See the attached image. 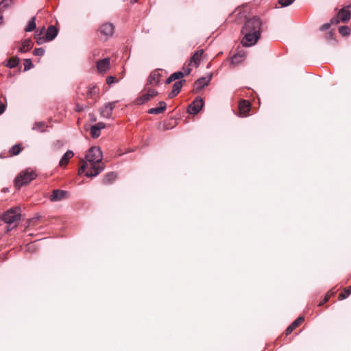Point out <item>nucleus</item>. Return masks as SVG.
Listing matches in <instances>:
<instances>
[{
  "mask_svg": "<svg viewBox=\"0 0 351 351\" xmlns=\"http://www.w3.org/2000/svg\"><path fill=\"white\" fill-rule=\"evenodd\" d=\"M45 53V50L43 48H36L34 50L33 54L37 56H42Z\"/></svg>",
  "mask_w": 351,
  "mask_h": 351,
  "instance_id": "nucleus-35",
  "label": "nucleus"
},
{
  "mask_svg": "<svg viewBox=\"0 0 351 351\" xmlns=\"http://www.w3.org/2000/svg\"><path fill=\"white\" fill-rule=\"evenodd\" d=\"M35 38L36 40V43L38 45H42L43 43H45L46 41H49L47 40V37H42L40 34H36Z\"/></svg>",
  "mask_w": 351,
  "mask_h": 351,
  "instance_id": "nucleus-32",
  "label": "nucleus"
},
{
  "mask_svg": "<svg viewBox=\"0 0 351 351\" xmlns=\"http://www.w3.org/2000/svg\"><path fill=\"white\" fill-rule=\"evenodd\" d=\"M32 41L29 39H26L22 43V45L19 47V51L21 53L27 52L32 49Z\"/></svg>",
  "mask_w": 351,
  "mask_h": 351,
  "instance_id": "nucleus-21",
  "label": "nucleus"
},
{
  "mask_svg": "<svg viewBox=\"0 0 351 351\" xmlns=\"http://www.w3.org/2000/svg\"><path fill=\"white\" fill-rule=\"evenodd\" d=\"M77 111H81V110H82V107L77 106Z\"/></svg>",
  "mask_w": 351,
  "mask_h": 351,
  "instance_id": "nucleus-43",
  "label": "nucleus"
},
{
  "mask_svg": "<svg viewBox=\"0 0 351 351\" xmlns=\"http://www.w3.org/2000/svg\"><path fill=\"white\" fill-rule=\"evenodd\" d=\"M250 111V103L247 101H243L239 104V112L243 117L247 116Z\"/></svg>",
  "mask_w": 351,
  "mask_h": 351,
  "instance_id": "nucleus-18",
  "label": "nucleus"
},
{
  "mask_svg": "<svg viewBox=\"0 0 351 351\" xmlns=\"http://www.w3.org/2000/svg\"><path fill=\"white\" fill-rule=\"evenodd\" d=\"M103 154L99 147H91L85 156V160L78 170L79 175L82 174L85 171V176L88 178L95 177L99 175L104 169L102 162Z\"/></svg>",
  "mask_w": 351,
  "mask_h": 351,
  "instance_id": "nucleus-1",
  "label": "nucleus"
},
{
  "mask_svg": "<svg viewBox=\"0 0 351 351\" xmlns=\"http://www.w3.org/2000/svg\"><path fill=\"white\" fill-rule=\"evenodd\" d=\"M24 65H25V71L31 69L33 66V64L29 59L25 60V62Z\"/></svg>",
  "mask_w": 351,
  "mask_h": 351,
  "instance_id": "nucleus-36",
  "label": "nucleus"
},
{
  "mask_svg": "<svg viewBox=\"0 0 351 351\" xmlns=\"http://www.w3.org/2000/svg\"><path fill=\"white\" fill-rule=\"evenodd\" d=\"M90 134L92 137L95 138L99 136L101 131L94 125L90 128Z\"/></svg>",
  "mask_w": 351,
  "mask_h": 351,
  "instance_id": "nucleus-27",
  "label": "nucleus"
},
{
  "mask_svg": "<svg viewBox=\"0 0 351 351\" xmlns=\"http://www.w3.org/2000/svg\"><path fill=\"white\" fill-rule=\"evenodd\" d=\"M117 178V174L114 172L107 173L103 178V183L106 184H111Z\"/></svg>",
  "mask_w": 351,
  "mask_h": 351,
  "instance_id": "nucleus-25",
  "label": "nucleus"
},
{
  "mask_svg": "<svg viewBox=\"0 0 351 351\" xmlns=\"http://www.w3.org/2000/svg\"><path fill=\"white\" fill-rule=\"evenodd\" d=\"M330 26V23H325L320 27V29L324 31L328 29Z\"/></svg>",
  "mask_w": 351,
  "mask_h": 351,
  "instance_id": "nucleus-39",
  "label": "nucleus"
},
{
  "mask_svg": "<svg viewBox=\"0 0 351 351\" xmlns=\"http://www.w3.org/2000/svg\"><path fill=\"white\" fill-rule=\"evenodd\" d=\"M5 110V106L3 102L0 100V114Z\"/></svg>",
  "mask_w": 351,
  "mask_h": 351,
  "instance_id": "nucleus-40",
  "label": "nucleus"
},
{
  "mask_svg": "<svg viewBox=\"0 0 351 351\" xmlns=\"http://www.w3.org/2000/svg\"><path fill=\"white\" fill-rule=\"evenodd\" d=\"M212 78V75H209L206 77H201L198 79L194 84L195 89L197 91H199L202 90L204 86H207L209 82H210Z\"/></svg>",
  "mask_w": 351,
  "mask_h": 351,
  "instance_id": "nucleus-9",
  "label": "nucleus"
},
{
  "mask_svg": "<svg viewBox=\"0 0 351 351\" xmlns=\"http://www.w3.org/2000/svg\"><path fill=\"white\" fill-rule=\"evenodd\" d=\"M158 107L153 108L149 110V114H157L162 112L166 109V103L165 101H160L158 104Z\"/></svg>",
  "mask_w": 351,
  "mask_h": 351,
  "instance_id": "nucleus-17",
  "label": "nucleus"
},
{
  "mask_svg": "<svg viewBox=\"0 0 351 351\" xmlns=\"http://www.w3.org/2000/svg\"><path fill=\"white\" fill-rule=\"evenodd\" d=\"M114 77L113 76H108L107 78H106V83L108 84H113L114 82Z\"/></svg>",
  "mask_w": 351,
  "mask_h": 351,
  "instance_id": "nucleus-37",
  "label": "nucleus"
},
{
  "mask_svg": "<svg viewBox=\"0 0 351 351\" xmlns=\"http://www.w3.org/2000/svg\"><path fill=\"white\" fill-rule=\"evenodd\" d=\"M21 149L19 145H15L12 146L10 150L11 154L13 156H16V155L19 154L21 152Z\"/></svg>",
  "mask_w": 351,
  "mask_h": 351,
  "instance_id": "nucleus-31",
  "label": "nucleus"
},
{
  "mask_svg": "<svg viewBox=\"0 0 351 351\" xmlns=\"http://www.w3.org/2000/svg\"><path fill=\"white\" fill-rule=\"evenodd\" d=\"M295 0H279L278 3L282 7H287L290 5Z\"/></svg>",
  "mask_w": 351,
  "mask_h": 351,
  "instance_id": "nucleus-34",
  "label": "nucleus"
},
{
  "mask_svg": "<svg viewBox=\"0 0 351 351\" xmlns=\"http://www.w3.org/2000/svg\"><path fill=\"white\" fill-rule=\"evenodd\" d=\"M1 21H2V16H1V14H0V24L1 23Z\"/></svg>",
  "mask_w": 351,
  "mask_h": 351,
  "instance_id": "nucleus-45",
  "label": "nucleus"
},
{
  "mask_svg": "<svg viewBox=\"0 0 351 351\" xmlns=\"http://www.w3.org/2000/svg\"><path fill=\"white\" fill-rule=\"evenodd\" d=\"M36 17L34 16L28 22L27 25L25 28V31L27 32H32L36 28Z\"/></svg>",
  "mask_w": 351,
  "mask_h": 351,
  "instance_id": "nucleus-26",
  "label": "nucleus"
},
{
  "mask_svg": "<svg viewBox=\"0 0 351 351\" xmlns=\"http://www.w3.org/2000/svg\"><path fill=\"white\" fill-rule=\"evenodd\" d=\"M244 37L242 39V44L245 47H250L256 43L260 36L258 34L249 31H243Z\"/></svg>",
  "mask_w": 351,
  "mask_h": 351,
  "instance_id": "nucleus-5",
  "label": "nucleus"
},
{
  "mask_svg": "<svg viewBox=\"0 0 351 351\" xmlns=\"http://www.w3.org/2000/svg\"><path fill=\"white\" fill-rule=\"evenodd\" d=\"M73 156H74L73 152L72 151H71V150H68L63 155L62 158L60 159V162H59L60 166H64V165H66L69 162V160L71 158H73Z\"/></svg>",
  "mask_w": 351,
  "mask_h": 351,
  "instance_id": "nucleus-22",
  "label": "nucleus"
},
{
  "mask_svg": "<svg viewBox=\"0 0 351 351\" xmlns=\"http://www.w3.org/2000/svg\"><path fill=\"white\" fill-rule=\"evenodd\" d=\"M44 126H45L44 123L40 122V123H36L32 128H33V130H37L39 132H44L45 131Z\"/></svg>",
  "mask_w": 351,
  "mask_h": 351,
  "instance_id": "nucleus-33",
  "label": "nucleus"
},
{
  "mask_svg": "<svg viewBox=\"0 0 351 351\" xmlns=\"http://www.w3.org/2000/svg\"><path fill=\"white\" fill-rule=\"evenodd\" d=\"M204 101L202 98L197 97L188 108V112L192 114H197L202 108Z\"/></svg>",
  "mask_w": 351,
  "mask_h": 351,
  "instance_id": "nucleus-6",
  "label": "nucleus"
},
{
  "mask_svg": "<svg viewBox=\"0 0 351 351\" xmlns=\"http://www.w3.org/2000/svg\"><path fill=\"white\" fill-rule=\"evenodd\" d=\"M96 127L98 128V129L101 131V129H104L106 127V125L104 123H98L95 125Z\"/></svg>",
  "mask_w": 351,
  "mask_h": 351,
  "instance_id": "nucleus-38",
  "label": "nucleus"
},
{
  "mask_svg": "<svg viewBox=\"0 0 351 351\" xmlns=\"http://www.w3.org/2000/svg\"><path fill=\"white\" fill-rule=\"evenodd\" d=\"M136 1H137V0H131V2H132V3H135V2H136Z\"/></svg>",
  "mask_w": 351,
  "mask_h": 351,
  "instance_id": "nucleus-46",
  "label": "nucleus"
},
{
  "mask_svg": "<svg viewBox=\"0 0 351 351\" xmlns=\"http://www.w3.org/2000/svg\"><path fill=\"white\" fill-rule=\"evenodd\" d=\"M351 17V7L346 6L341 8L337 14V18H333L330 20V23L335 24L339 21L346 22Z\"/></svg>",
  "mask_w": 351,
  "mask_h": 351,
  "instance_id": "nucleus-4",
  "label": "nucleus"
},
{
  "mask_svg": "<svg viewBox=\"0 0 351 351\" xmlns=\"http://www.w3.org/2000/svg\"><path fill=\"white\" fill-rule=\"evenodd\" d=\"M339 32L342 36H348L350 33V29L347 26H341L339 28Z\"/></svg>",
  "mask_w": 351,
  "mask_h": 351,
  "instance_id": "nucleus-29",
  "label": "nucleus"
},
{
  "mask_svg": "<svg viewBox=\"0 0 351 351\" xmlns=\"http://www.w3.org/2000/svg\"><path fill=\"white\" fill-rule=\"evenodd\" d=\"M19 60L18 58H12L8 62L7 66L9 68H14L19 64Z\"/></svg>",
  "mask_w": 351,
  "mask_h": 351,
  "instance_id": "nucleus-30",
  "label": "nucleus"
},
{
  "mask_svg": "<svg viewBox=\"0 0 351 351\" xmlns=\"http://www.w3.org/2000/svg\"><path fill=\"white\" fill-rule=\"evenodd\" d=\"M33 246H34V244H33V243H31V244H29V245L28 247H29V248H30V247H33Z\"/></svg>",
  "mask_w": 351,
  "mask_h": 351,
  "instance_id": "nucleus-44",
  "label": "nucleus"
},
{
  "mask_svg": "<svg viewBox=\"0 0 351 351\" xmlns=\"http://www.w3.org/2000/svg\"><path fill=\"white\" fill-rule=\"evenodd\" d=\"M57 34H58L57 29L54 26L51 25L48 27L45 36L47 37V40L50 41V40H52L53 39H54L56 38V36H57Z\"/></svg>",
  "mask_w": 351,
  "mask_h": 351,
  "instance_id": "nucleus-20",
  "label": "nucleus"
},
{
  "mask_svg": "<svg viewBox=\"0 0 351 351\" xmlns=\"http://www.w3.org/2000/svg\"><path fill=\"white\" fill-rule=\"evenodd\" d=\"M110 66V60L109 58H104L97 62V70L99 73H106L109 70Z\"/></svg>",
  "mask_w": 351,
  "mask_h": 351,
  "instance_id": "nucleus-8",
  "label": "nucleus"
},
{
  "mask_svg": "<svg viewBox=\"0 0 351 351\" xmlns=\"http://www.w3.org/2000/svg\"><path fill=\"white\" fill-rule=\"evenodd\" d=\"M157 95L158 92L156 90L149 89L146 93L143 94L141 97L136 99V104L138 105H142Z\"/></svg>",
  "mask_w": 351,
  "mask_h": 351,
  "instance_id": "nucleus-7",
  "label": "nucleus"
},
{
  "mask_svg": "<svg viewBox=\"0 0 351 351\" xmlns=\"http://www.w3.org/2000/svg\"><path fill=\"white\" fill-rule=\"evenodd\" d=\"M329 298H330V295L328 293L324 298V300L323 302H322L319 305L321 306L322 305L324 302H326L328 300H329Z\"/></svg>",
  "mask_w": 351,
  "mask_h": 351,
  "instance_id": "nucleus-41",
  "label": "nucleus"
},
{
  "mask_svg": "<svg viewBox=\"0 0 351 351\" xmlns=\"http://www.w3.org/2000/svg\"><path fill=\"white\" fill-rule=\"evenodd\" d=\"M304 321L303 317L300 316L298 317L286 330V335H288L302 322Z\"/></svg>",
  "mask_w": 351,
  "mask_h": 351,
  "instance_id": "nucleus-19",
  "label": "nucleus"
},
{
  "mask_svg": "<svg viewBox=\"0 0 351 351\" xmlns=\"http://www.w3.org/2000/svg\"><path fill=\"white\" fill-rule=\"evenodd\" d=\"M245 59V54L243 52H239L234 55L231 59V63L233 64H237L243 62Z\"/></svg>",
  "mask_w": 351,
  "mask_h": 351,
  "instance_id": "nucleus-24",
  "label": "nucleus"
},
{
  "mask_svg": "<svg viewBox=\"0 0 351 351\" xmlns=\"http://www.w3.org/2000/svg\"><path fill=\"white\" fill-rule=\"evenodd\" d=\"M203 52L202 49L197 51L190 58L189 65L197 67L199 64Z\"/></svg>",
  "mask_w": 351,
  "mask_h": 351,
  "instance_id": "nucleus-14",
  "label": "nucleus"
},
{
  "mask_svg": "<svg viewBox=\"0 0 351 351\" xmlns=\"http://www.w3.org/2000/svg\"><path fill=\"white\" fill-rule=\"evenodd\" d=\"M351 293V286H350L348 289H345L343 292L341 293L339 295V300L346 299L349 296Z\"/></svg>",
  "mask_w": 351,
  "mask_h": 351,
  "instance_id": "nucleus-28",
  "label": "nucleus"
},
{
  "mask_svg": "<svg viewBox=\"0 0 351 351\" xmlns=\"http://www.w3.org/2000/svg\"><path fill=\"white\" fill-rule=\"evenodd\" d=\"M10 230V228H9L8 226H5L3 227L1 231H3V232H8Z\"/></svg>",
  "mask_w": 351,
  "mask_h": 351,
  "instance_id": "nucleus-42",
  "label": "nucleus"
},
{
  "mask_svg": "<svg viewBox=\"0 0 351 351\" xmlns=\"http://www.w3.org/2000/svg\"><path fill=\"white\" fill-rule=\"evenodd\" d=\"M161 74L160 71H154L152 72L147 79L149 84L155 86L160 81Z\"/></svg>",
  "mask_w": 351,
  "mask_h": 351,
  "instance_id": "nucleus-11",
  "label": "nucleus"
},
{
  "mask_svg": "<svg viewBox=\"0 0 351 351\" xmlns=\"http://www.w3.org/2000/svg\"><path fill=\"white\" fill-rule=\"evenodd\" d=\"M67 197V193L65 191L54 190L50 197L52 202L61 201Z\"/></svg>",
  "mask_w": 351,
  "mask_h": 351,
  "instance_id": "nucleus-12",
  "label": "nucleus"
},
{
  "mask_svg": "<svg viewBox=\"0 0 351 351\" xmlns=\"http://www.w3.org/2000/svg\"><path fill=\"white\" fill-rule=\"evenodd\" d=\"M115 106V103L107 104L101 110V114L104 117L108 118L112 114V111Z\"/></svg>",
  "mask_w": 351,
  "mask_h": 351,
  "instance_id": "nucleus-15",
  "label": "nucleus"
},
{
  "mask_svg": "<svg viewBox=\"0 0 351 351\" xmlns=\"http://www.w3.org/2000/svg\"><path fill=\"white\" fill-rule=\"evenodd\" d=\"M99 92V87L97 86L96 85L91 84L88 87L86 96L88 97L92 98L94 96L98 95Z\"/></svg>",
  "mask_w": 351,
  "mask_h": 351,
  "instance_id": "nucleus-23",
  "label": "nucleus"
},
{
  "mask_svg": "<svg viewBox=\"0 0 351 351\" xmlns=\"http://www.w3.org/2000/svg\"><path fill=\"white\" fill-rule=\"evenodd\" d=\"M36 178V174L33 171L26 170L22 171L16 178H15V186L18 188L21 187L22 186L28 184L32 180Z\"/></svg>",
  "mask_w": 351,
  "mask_h": 351,
  "instance_id": "nucleus-2",
  "label": "nucleus"
},
{
  "mask_svg": "<svg viewBox=\"0 0 351 351\" xmlns=\"http://www.w3.org/2000/svg\"><path fill=\"white\" fill-rule=\"evenodd\" d=\"M114 26L111 23H104L100 27V32L106 38L111 36L114 33Z\"/></svg>",
  "mask_w": 351,
  "mask_h": 351,
  "instance_id": "nucleus-10",
  "label": "nucleus"
},
{
  "mask_svg": "<svg viewBox=\"0 0 351 351\" xmlns=\"http://www.w3.org/2000/svg\"><path fill=\"white\" fill-rule=\"evenodd\" d=\"M262 22L258 17H253L245 23L243 31H249L251 32H254L255 34H258V35L261 36V29Z\"/></svg>",
  "mask_w": 351,
  "mask_h": 351,
  "instance_id": "nucleus-3",
  "label": "nucleus"
},
{
  "mask_svg": "<svg viewBox=\"0 0 351 351\" xmlns=\"http://www.w3.org/2000/svg\"><path fill=\"white\" fill-rule=\"evenodd\" d=\"M190 72H191V69H186L184 71V72L178 71V72L173 73L166 80V84H168L176 80L180 79V78L183 77L184 75H189L190 73Z\"/></svg>",
  "mask_w": 351,
  "mask_h": 351,
  "instance_id": "nucleus-13",
  "label": "nucleus"
},
{
  "mask_svg": "<svg viewBox=\"0 0 351 351\" xmlns=\"http://www.w3.org/2000/svg\"><path fill=\"white\" fill-rule=\"evenodd\" d=\"M1 3H2V2L0 1V4H1Z\"/></svg>",
  "mask_w": 351,
  "mask_h": 351,
  "instance_id": "nucleus-47",
  "label": "nucleus"
},
{
  "mask_svg": "<svg viewBox=\"0 0 351 351\" xmlns=\"http://www.w3.org/2000/svg\"><path fill=\"white\" fill-rule=\"evenodd\" d=\"M183 80H180L174 83L171 92L169 94L170 98L176 96L180 92L183 86Z\"/></svg>",
  "mask_w": 351,
  "mask_h": 351,
  "instance_id": "nucleus-16",
  "label": "nucleus"
}]
</instances>
